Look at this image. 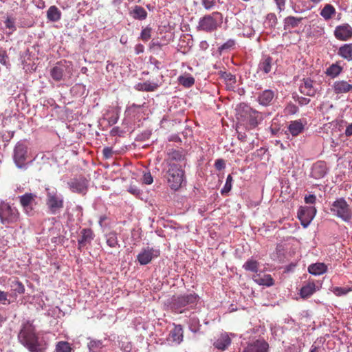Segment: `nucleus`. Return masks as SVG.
Listing matches in <instances>:
<instances>
[{
  "label": "nucleus",
  "mask_w": 352,
  "mask_h": 352,
  "mask_svg": "<svg viewBox=\"0 0 352 352\" xmlns=\"http://www.w3.org/2000/svg\"><path fill=\"white\" fill-rule=\"evenodd\" d=\"M18 339L30 352H45L46 350V343L43 339H40L35 327L30 321H26L22 324Z\"/></svg>",
  "instance_id": "1"
},
{
  "label": "nucleus",
  "mask_w": 352,
  "mask_h": 352,
  "mask_svg": "<svg viewBox=\"0 0 352 352\" xmlns=\"http://www.w3.org/2000/svg\"><path fill=\"white\" fill-rule=\"evenodd\" d=\"M21 214L19 210L6 202L0 204V222L8 226L17 223L20 220Z\"/></svg>",
  "instance_id": "2"
},
{
  "label": "nucleus",
  "mask_w": 352,
  "mask_h": 352,
  "mask_svg": "<svg viewBox=\"0 0 352 352\" xmlns=\"http://www.w3.org/2000/svg\"><path fill=\"white\" fill-rule=\"evenodd\" d=\"M223 15L219 12H214L199 19L197 28L199 30L211 32L217 29L222 23Z\"/></svg>",
  "instance_id": "3"
},
{
  "label": "nucleus",
  "mask_w": 352,
  "mask_h": 352,
  "mask_svg": "<svg viewBox=\"0 0 352 352\" xmlns=\"http://www.w3.org/2000/svg\"><path fill=\"white\" fill-rule=\"evenodd\" d=\"M331 213L345 222H349L352 218V210L344 198L334 201L330 207Z\"/></svg>",
  "instance_id": "4"
},
{
  "label": "nucleus",
  "mask_w": 352,
  "mask_h": 352,
  "mask_svg": "<svg viewBox=\"0 0 352 352\" xmlns=\"http://www.w3.org/2000/svg\"><path fill=\"white\" fill-rule=\"evenodd\" d=\"M184 171L181 166L176 163H170L166 171V177L170 187L173 190H177L184 181Z\"/></svg>",
  "instance_id": "5"
},
{
  "label": "nucleus",
  "mask_w": 352,
  "mask_h": 352,
  "mask_svg": "<svg viewBox=\"0 0 352 352\" xmlns=\"http://www.w3.org/2000/svg\"><path fill=\"white\" fill-rule=\"evenodd\" d=\"M45 204L48 209V212L52 214L58 213L64 207V200L62 195L58 193L57 190H51L46 189Z\"/></svg>",
  "instance_id": "6"
},
{
  "label": "nucleus",
  "mask_w": 352,
  "mask_h": 352,
  "mask_svg": "<svg viewBox=\"0 0 352 352\" xmlns=\"http://www.w3.org/2000/svg\"><path fill=\"white\" fill-rule=\"evenodd\" d=\"M72 64L71 62L61 60L50 69V76L54 80L59 82L64 80V76L67 74L70 78L72 75Z\"/></svg>",
  "instance_id": "7"
},
{
  "label": "nucleus",
  "mask_w": 352,
  "mask_h": 352,
  "mask_svg": "<svg viewBox=\"0 0 352 352\" xmlns=\"http://www.w3.org/2000/svg\"><path fill=\"white\" fill-rule=\"evenodd\" d=\"M199 300V296L195 292L189 294H184L178 296L174 297L172 302L173 308L177 311L182 313V309L189 305L193 307L196 305Z\"/></svg>",
  "instance_id": "8"
},
{
  "label": "nucleus",
  "mask_w": 352,
  "mask_h": 352,
  "mask_svg": "<svg viewBox=\"0 0 352 352\" xmlns=\"http://www.w3.org/2000/svg\"><path fill=\"white\" fill-rule=\"evenodd\" d=\"M36 195L31 192H26L19 197V203L23 212L28 216L34 214V206L36 205Z\"/></svg>",
  "instance_id": "9"
},
{
  "label": "nucleus",
  "mask_w": 352,
  "mask_h": 352,
  "mask_svg": "<svg viewBox=\"0 0 352 352\" xmlns=\"http://www.w3.org/2000/svg\"><path fill=\"white\" fill-rule=\"evenodd\" d=\"M160 254V250L147 246L142 248L138 254L137 261L140 265H145L151 263L153 258H157Z\"/></svg>",
  "instance_id": "10"
},
{
  "label": "nucleus",
  "mask_w": 352,
  "mask_h": 352,
  "mask_svg": "<svg viewBox=\"0 0 352 352\" xmlns=\"http://www.w3.org/2000/svg\"><path fill=\"white\" fill-rule=\"evenodd\" d=\"M28 148L23 143H17L14 150V160L16 165L21 168L25 166Z\"/></svg>",
  "instance_id": "11"
},
{
  "label": "nucleus",
  "mask_w": 352,
  "mask_h": 352,
  "mask_svg": "<svg viewBox=\"0 0 352 352\" xmlns=\"http://www.w3.org/2000/svg\"><path fill=\"white\" fill-rule=\"evenodd\" d=\"M333 34L339 41H348L352 38V27L348 23L338 25L334 30Z\"/></svg>",
  "instance_id": "12"
},
{
  "label": "nucleus",
  "mask_w": 352,
  "mask_h": 352,
  "mask_svg": "<svg viewBox=\"0 0 352 352\" xmlns=\"http://www.w3.org/2000/svg\"><path fill=\"white\" fill-rule=\"evenodd\" d=\"M68 185L73 192L85 195L88 188V181L82 177L74 179L68 182Z\"/></svg>",
  "instance_id": "13"
},
{
  "label": "nucleus",
  "mask_w": 352,
  "mask_h": 352,
  "mask_svg": "<svg viewBox=\"0 0 352 352\" xmlns=\"http://www.w3.org/2000/svg\"><path fill=\"white\" fill-rule=\"evenodd\" d=\"M268 343L263 339H259L249 343L243 352H268Z\"/></svg>",
  "instance_id": "14"
},
{
  "label": "nucleus",
  "mask_w": 352,
  "mask_h": 352,
  "mask_svg": "<svg viewBox=\"0 0 352 352\" xmlns=\"http://www.w3.org/2000/svg\"><path fill=\"white\" fill-rule=\"evenodd\" d=\"M316 213V209L314 207H307L298 212V218L301 221L303 227L306 228L309 224Z\"/></svg>",
  "instance_id": "15"
},
{
  "label": "nucleus",
  "mask_w": 352,
  "mask_h": 352,
  "mask_svg": "<svg viewBox=\"0 0 352 352\" xmlns=\"http://www.w3.org/2000/svg\"><path fill=\"white\" fill-rule=\"evenodd\" d=\"M184 339V331L181 324H175L169 332L167 340L172 343L179 344Z\"/></svg>",
  "instance_id": "16"
},
{
  "label": "nucleus",
  "mask_w": 352,
  "mask_h": 352,
  "mask_svg": "<svg viewBox=\"0 0 352 352\" xmlns=\"http://www.w3.org/2000/svg\"><path fill=\"white\" fill-rule=\"evenodd\" d=\"M248 120L247 124L249 129L256 128L259 122L263 120L261 113L254 109L249 108L247 111Z\"/></svg>",
  "instance_id": "17"
},
{
  "label": "nucleus",
  "mask_w": 352,
  "mask_h": 352,
  "mask_svg": "<svg viewBox=\"0 0 352 352\" xmlns=\"http://www.w3.org/2000/svg\"><path fill=\"white\" fill-rule=\"evenodd\" d=\"M327 170L326 162L324 161H318L314 164L311 168V177L316 179H321L327 174Z\"/></svg>",
  "instance_id": "18"
},
{
  "label": "nucleus",
  "mask_w": 352,
  "mask_h": 352,
  "mask_svg": "<svg viewBox=\"0 0 352 352\" xmlns=\"http://www.w3.org/2000/svg\"><path fill=\"white\" fill-rule=\"evenodd\" d=\"M95 235L92 230L89 228H84L80 232V238L78 239V250L85 247L87 244L91 243Z\"/></svg>",
  "instance_id": "19"
},
{
  "label": "nucleus",
  "mask_w": 352,
  "mask_h": 352,
  "mask_svg": "<svg viewBox=\"0 0 352 352\" xmlns=\"http://www.w3.org/2000/svg\"><path fill=\"white\" fill-rule=\"evenodd\" d=\"M299 91L305 96H314L316 89L314 87V81L309 78H303L299 87Z\"/></svg>",
  "instance_id": "20"
},
{
  "label": "nucleus",
  "mask_w": 352,
  "mask_h": 352,
  "mask_svg": "<svg viewBox=\"0 0 352 352\" xmlns=\"http://www.w3.org/2000/svg\"><path fill=\"white\" fill-rule=\"evenodd\" d=\"M333 90L336 94H346L352 91V84L342 80L334 82Z\"/></svg>",
  "instance_id": "21"
},
{
  "label": "nucleus",
  "mask_w": 352,
  "mask_h": 352,
  "mask_svg": "<svg viewBox=\"0 0 352 352\" xmlns=\"http://www.w3.org/2000/svg\"><path fill=\"white\" fill-rule=\"evenodd\" d=\"M252 278L259 285L270 287L274 285V280L270 274H256Z\"/></svg>",
  "instance_id": "22"
},
{
  "label": "nucleus",
  "mask_w": 352,
  "mask_h": 352,
  "mask_svg": "<svg viewBox=\"0 0 352 352\" xmlns=\"http://www.w3.org/2000/svg\"><path fill=\"white\" fill-rule=\"evenodd\" d=\"M231 344V339L229 336L225 333H221L214 342V346L219 350H226Z\"/></svg>",
  "instance_id": "23"
},
{
  "label": "nucleus",
  "mask_w": 352,
  "mask_h": 352,
  "mask_svg": "<svg viewBox=\"0 0 352 352\" xmlns=\"http://www.w3.org/2000/svg\"><path fill=\"white\" fill-rule=\"evenodd\" d=\"M274 98V92L270 89L263 91L258 97L259 104L263 106H267Z\"/></svg>",
  "instance_id": "24"
},
{
  "label": "nucleus",
  "mask_w": 352,
  "mask_h": 352,
  "mask_svg": "<svg viewBox=\"0 0 352 352\" xmlns=\"http://www.w3.org/2000/svg\"><path fill=\"white\" fill-rule=\"evenodd\" d=\"M304 130V124L300 120L291 121L288 126V131L292 136L295 137Z\"/></svg>",
  "instance_id": "25"
},
{
  "label": "nucleus",
  "mask_w": 352,
  "mask_h": 352,
  "mask_svg": "<svg viewBox=\"0 0 352 352\" xmlns=\"http://www.w3.org/2000/svg\"><path fill=\"white\" fill-rule=\"evenodd\" d=\"M343 71V67L340 65V61L331 65L325 72V74L331 78L338 77Z\"/></svg>",
  "instance_id": "26"
},
{
  "label": "nucleus",
  "mask_w": 352,
  "mask_h": 352,
  "mask_svg": "<svg viewBox=\"0 0 352 352\" xmlns=\"http://www.w3.org/2000/svg\"><path fill=\"white\" fill-rule=\"evenodd\" d=\"M168 157L166 159V162L168 165H170V163H175L174 162H179L183 160L184 155L182 151L179 149H170L168 151Z\"/></svg>",
  "instance_id": "27"
},
{
  "label": "nucleus",
  "mask_w": 352,
  "mask_h": 352,
  "mask_svg": "<svg viewBox=\"0 0 352 352\" xmlns=\"http://www.w3.org/2000/svg\"><path fill=\"white\" fill-rule=\"evenodd\" d=\"M338 54L347 61H352V44H344L340 46Z\"/></svg>",
  "instance_id": "28"
},
{
  "label": "nucleus",
  "mask_w": 352,
  "mask_h": 352,
  "mask_svg": "<svg viewBox=\"0 0 352 352\" xmlns=\"http://www.w3.org/2000/svg\"><path fill=\"white\" fill-rule=\"evenodd\" d=\"M316 292V285L314 282H308L300 291V295L302 298L310 297Z\"/></svg>",
  "instance_id": "29"
},
{
  "label": "nucleus",
  "mask_w": 352,
  "mask_h": 352,
  "mask_svg": "<svg viewBox=\"0 0 352 352\" xmlns=\"http://www.w3.org/2000/svg\"><path fill=\"white\" fill-rule=\"evenodd\" d=\"M273 59L270 56H264L258 65V69L263 71L265 74H268L272 67Z\"/></svg>",
  "instance_id": "30"
},
{
  "label": "nucleus",
  "mask_w": 352,
  "mask_h": 352,
  "mask_svg": "<svg viewBox=\"0 0 352 352\" xmlns=\"http://www.w3.org/2000/svg\"><path fill=\"white\" fill-rule=\"evenodd\" d=\"M327 270V266L322 263L311 264L308 267V272L314 275H320Z\"/></svg>",
  "instance_id": "31"
},
{
  "label": "nucleus",
  "mask_w": 352,
  "mask_h": 352,
  "mask_svg": "<svg viewBox=\"0 0 352 352\" xmlns=\"http://www.w3.org/2000/svg\"><path fill=\"white\" fill-rule=\"evenodd\" d=\"M302 20V17L298 18L292 16L286 17L284 19V30H287L298 27Z\"/></svg>",
  "instance_id": "32"
},
{
  "label": "nucleus",
  "mask_w": 352,
  "mask_h": 352,
  "mask_svg": "<svg viewBox=\"0 0 352 352\" xmlns=\"http://www.w3.org/2000/svg\"><path fill=\"white\" fill-rule=\"evenodd\" d=\"M61 12L55 6H52L47 11V18L49 21L52 22L58 21L60 19Z\"/></svg>",
  "instance_id": "33"
},
{
  "label": "nucleus",
  "mask_w": 352,
  "mask_h": 352,
  "mask_svg": "<svg viewBox=\"0 0 352 352\" xmlns=\"http://www.w3.org/2000/svg\"><path fill=\"white\" fill-rule=\"evenodd\" d=\"M159 87V85L155 82L146 81L136 85V89L142 91H154Z\"/></svg>",
  "instance_id": "34"
},
{
  "label": "nucleus",
  "mask_w": 352,
  "mask_h": 352,
  "mask_svg": "<svg viewBox=\"0 0 352 352\" xmlns=\"http://www.w3.org/2000/svg\"><path fill=\"white\" fill-rule=\"evenodd\" d=\"M336 13V9L331 4H326L320 11V15L326 21L331 19Z\"/></svg>",
  "instance_id": "35"
},
{
  "label": "nucleus",
  "mask_w": 352,
  "mask_h": 352,
  "mask_svg": "<svg viewBox=\"0 0 352 352\" xmlns=\"http://www.w3.org/2000/svg\"><path fill=\"white\" fill-rule=\"evenodd\" d=\"M131 16L133 19L138 20H144L147 17V12L146 10L141 7L136 6L131 12Z\"/></svg>",
  "instance_id": "36"
},
{
  "label": "nucleus",
  "mask_w": 352,
  "mask_h": 352,
  "mask_svg": "<svg viewBox=\"0 0 352 352\" xmlns=\"http://www.w3.org/2000/svg\"><path fill=\"white\" fill-rule=\"evenodd\" d=\"M259 263L252 258L248 259L243 265V268L248 272L257 273L258 271Z\"/></svg>",
  "instance_id": "37"
},
{
  "label": "nucleus",
  "mask_w": 352,
  "mask_h": 352,
  "mask_svg": "<svg viewBox=\"0 0 352 352\" xmlns=\"http://www.w3.org/2000/svg\"><path fill=\"white\" fill-rule=\"evenodd\" d=\"M178 82L185 87H190L195 84V78L190 75L180 76L178 77Z\"/></svg>",
  "instance_id": "38"
},
{
  "label": "nucleus",
  "mask_w": 352,
  "mask_h": 352,
  "mask_svg": "<svg viewBox=\"0 0 352 352\" xmlns=\"http://www.w3.org/2000/svg\"><path fill=\"white\" fill-rule=\"evenodd\" d=\"M56 352H72V348L70 344L66 341L58 342L55 348Z\"/></svg>",
  "instance_id": "39"
},
{
  "label": "nucleus",
  "mask_w": 352,
  "mask_h": 352,
  "mask_svg": "<svg viewBox=\"0 0 352 352\" xmlns=\"http://www.w3.org/2000/svg\"><path fill=\"white\" fill-rule=\"evenodd\" d=\"M10 287L11 289L16 294H22L25 292V287L23 284L18 280H13Z\"/></svg>",
  "instance_id": "40"
},
{
  "label": "nucleus",
  "mask_w": 352,
  "mask_h": 352,
  "mask_svg": "<svg viewBox=\"0 0 352 352\" xmlns=\"http://www.w3.org/2000/svg\"><path fill=\"white\" fill-rule=\"evenodd\" d=\"M107 243L111 248L118 245L117 234L115 232H110L107 235Z\"/></svg>",
  "instance_id": "41"
},
{
  "label": "nucleus",
  "mask_w": 352,
  "mask_h": 352,
  "mask_svg": "<svg viewBox=\"0 0 352 352\" xmlns=\"http://www.w3.org/2000/svg\"><path fill=\"white\" fill-rule=\"evenodd\" d=\"M352 291V287H335L333 288V293L337 296H341L347 294L349 292Z\"/></svg>",
  "instance_id": "42"
},
{
  "label": "nucleus",
  "mask_w": 352,
  "mask_h": 352,
  "mask_svg": "<svg viewBox=\"0 0 352 352\" xmlns=\"http://www.w3.org/2000/svg\"><path fill=\"white\" fill-rule=\"evenodd\" d=\"M232 182V177L231 176V175H228L226 178V184H225L223 188L221 189V195H226L231 190Z\"/></svg>",
  "instance_id": "43"
},
{
  "label": "nucleus",
  "mask_w": 352,
  "mask_h": 352,
  "mask_svg": "<svg viewBox=\"0 0 352 352\" xmlns=\"http://www.w3.org/2000/svg\"><path fill=\"white\" fill-rule=\"evenodd\" d=\"M235 44L236 42L234 39H229L219 47V50L220 52L230 50L232 49H234Z\"/></svg>",
  "instance_id": "44"
},
{
  "label": "nucleus",
  "mask_w": 352,
  "mask_h": 352,
  "mask_svg": "<svg viewBox=\"0 0 352 352\" xmlns=\"http://www.w3.org/2000/svg\"><path fill=\"white\" fill-rule=\"evenodd\" d=\"M151 37V28H148V27L144 28L142 30V32L140 34V38L143 41L146 42L150 39Z\"/></svg>",
  "instance_id": "45"
},
{
  "label": "nucleus",
  "mask_w": 352,
  "mask_h": 352,
  "mask_svg": "<svg viewBox=\"0 0 352 352\" xmlns=\"http://www.w3.org/2000/svg\"><path fill=\"white\" fill-rule=\"evenodd\" d=\"M88 347L90 350H94L96 349H102L103 347V344L102 340H92L89 342Z\"/></svg>",
  "instance_id": "46"
},
{
  "label": "nucleus",
  "mask_w": 352,
  "mask_h": 352,
  "mask_svg": "<svg viewBox=\"0 0 352 352\" xmlns=\"http://www.w3.org/2000/svg\"><path fill=\"white\" fill-rule=\"evenodd\" d=\"M15 20L14 18L8 17L5 21V25L7 28L12 30V31L15 30Z\"/></svg>",
  "instance_id": "47"
},
{
  "label": "nucleus",
  "mask_w": 352,
  "mask_h": 352,
  "mask_svg": "<svg viewBox=\"0 0 352 352\" xmlns=\"http://www.w3.org/2000/svg\"><path fill=\"white\" fill-rule=\"evenodd\" d=\"M8 56L7 54L6 51L1 50L0 51V63L7 66L8 65Z\"/></svg>",
  "instance_id": "48"
},
{
  "label": "nucleus",
  "mask_w": 352,
  "mask_h": 352,
  "mask_svg": "<svg viewBox=\"0 0 352 352\" xmlns=\"http://www.w3.org/2000/svg\"><path fill=\"white\" fill-rule=\"evenodd\" d=\"M201 4L206 10L212 9L215 5L214 0H201Z\"/></svg>",
  "instance_id": "49"
},
{
  "label": "nucleus",
  "mask_w": 352,
  "mask_h": 352,
  "mask_svg": "<svg viewBox=\"0 0 352 352\" xmlns=\"http://www.w3.org/2000/svg\"><path fill=\"white\" fill-rule=\"evenodd\" d=\"M102 155L104 158L109 159L113 156V150L110 147H104L102 150Z\"/></svg>",
  "instance_id": "50"
},
{
  "label": "nucleus",
  "mask_w": 352,
  "mask_h": 352,
  "mask_svg": "<svg viewBox=\"0 0 352 352\" xmlns=\"http://www.w3.org/2000/svg\"><path fill=\"white\" fill-rule=\"evenodd\" d=\"M143 183L145 184H151L153 183V179L151 174L150 173H146L143 175Z\"/></svg>",
  "instance_id": "51"
},
{
  "label": "nucleus",
  "mask_w": 352,
  "mask_h": 352,
  "mask_svg": "<svg viewBox=\"0 0 352 352\" xmlns=\"http://www.w3.org/2000/svg\"><path fill=\"white\" fill-rule=\"evenodd\" d=\"M214 166L216 169L220 170L221 169H223L226 166V164L223 160L222 159H218L215 161Z\"/></svg>",
  "instance_id": "52"
},
{
  "label": "nucleus",
  "mask_w": 352,
  "mask_h": 352,
  "mask_svg": "<svg viewBox=\"0 0 352 352\" xmlns=\"http://www.w3.org/2000/svg\"><path fill=\"white\" fill-rule=\"evenodd\" d=\"M267 19L270 23L271 26H275L277 23V18L274 14H269L267 16Z\"/></svg>",
  "instance_id": "53"
},
{
  "label": "nucleus",
  "mask_w": 352,
  "mask_h": 352,
  "mask_svg": "<svg viewBox=\"0 0 352 352\" xmlns=\"http://www.w3.org/2000/svg\"><path fill=\"white\" fill-rule=\"evenodd\" d=\"M316 197L314 195H309L308 196H305V202L309 204H313L316 202Z\"/></svg>",
  "instance_id": "54"
},
{
  "label": "nucleus",
  "mask_w": 352,
  "mask_h": 352,
  "mask_svg": "<svg viewBox=\"0 0 352 352\" xmlns=\"http://www.w3.org/2000/svg\"><path fill=\"white\" fill-rule=\"evenodd\" d=\"M297 102L301 106L307 105L310 102V99L305 97H298Z\"/></svg>",
  "instance_id": "55"
},
{
  "label": "nucleus",
  "mask_w": 352,
  "mask_h": 352,
  "mask_svg": "<svg viewBox=\"0 0 352 352\" xmlns=\"http://www.w3.org/2000/svg\"><path fill=\"white\" fill-rule=\"evenodd\" d=\"M280 11L284 9L286 0H274Z\"/></svg>",
  "instance_id": "56"
},
{
  "label": "nucleus",
  "mask_w": 352,
  "mask_h": 352,
  "mask_svg": "<svg viewBox=\"0 0 352 352\" xmlns=\"http://www.w3.org/2000/svg\"><path fill=\"white\" fill-rule=\"evenodd\" d=\"M344 134L346 137L352 136V123L346 127Z\"/></svg>",
  "instance_id": "57"
},
{
  "label": "nucleus",
  "mask_w": 352,
  "mask_h": 352,
  "mask_svg": "<svg viewBox=\"0 0 352 352\" xmlns=\"http://www.w3.org/2000/svg\"><path fill=\"white\" fill-rule=\"evenodd\" d=\"M8 295L6 292L0 290V302H3L8 300Z\"/></svg>",
  "instance_id": "58"
},
{
  "label": "nucleus",
  "mask_w": 352,
  "mask_h": 352,
  "mask_svg": "<svg viewBox=\"0 0 352 352\" xmlns=\"http://www.w3.org/2000/svg\"><path fill=\"white\" fill-rule=\"evenodd\" d=\"M118 132H119V127L116 126V127H113L111 130L110 134L111 136H116L118 134Z\"/></svg>",
  "instance_id": "59"
},
{
  "label": "nucleus",
  "mask_w": 352,
  "mask_h": 352,
  "mask_svg": "<svg viewBox=\"0 0 352 352\" xmlns=\"http://www.w3.org/2000/svg\"><path fill=\"white\" fill-rule=\"evenodd\" d=\"M135 50L137 54H140L144 52V46L141 44L136 45Z\"/></svg>",
  "instance_id": "60"
},
{
  "label": "nucleus",
  "mask_w": 352,
  "mask_h": 352,
  "mask_svg": "<svg viewBox=\"0 0 352 352\" xmlns=\"http://www.w3.org/2000/svg\"><path fill=\"white\" fill-rule=\"evenodd\" d=\"M118 120V116H116L115 117L110 118L109 120V122L111 124H116Z\"/></svg>",
  "instance_id": "61"
},
{
  "label": "nucleus",
  "mask_w": 352,
  "mask_h": 352,
  "mask_svg": "<svg viewBox=\"0 0 352 352\" xmlns=\"http://www.w3.org/2000/svg\"><path fill=\"white\" fill-rule=\"evenodd\" d=\"M107 219V216L102 215L99 218V224L102 227L103 222Z\"/></svg>",
  "instance_id": "62"
},
{
  "label": "nucleus",
  "mask_w": 352,
  "mask_h": 352,
  "mask_svg": "<svg viewBox=\"0 0 352 352\" xmlns=\"http://www.w3.org/2000/svg\"><path fill=\"white\" fill-rule=\"evenodd\" d=\"M276 145L279 144L280 145V148H281V150H285V146L283 145V144L280 140H276Z\"/></svg>",
  "instance_id": "63"
},
{
  "label": "nucleus",
  "mask_w": 352,
  "mask_h": 352,
  "mask_svg": "<svg viewBox=\"0 0 352 352\" xmlns=\"http://www.w3.org/2000/svg\"><path fill=\"white\" fill-rule=\"evenodd\" d=\"M310 352H318V349L316 346H312Z\"/></svg>",
  "instance_id": "64"
}]
</instances>
